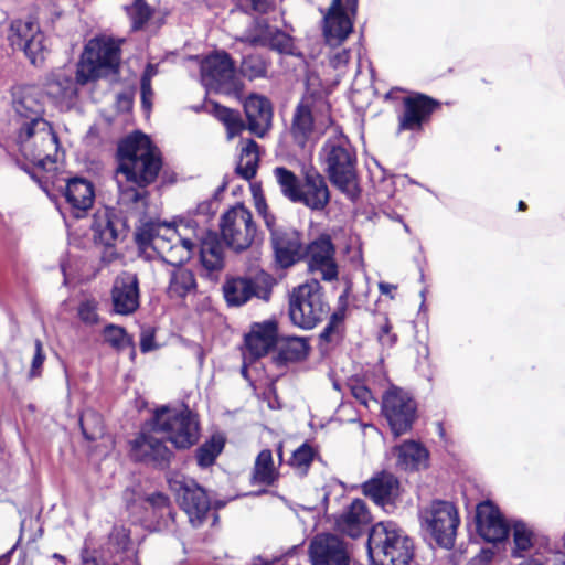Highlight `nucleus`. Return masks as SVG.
I'll return each mask as SVG.
<instances>
[{
    "mask_svg": "<svg viewBox=\"0 0 565 565\" xmlns=\"http://www.w3.org/2000/svg\"><path fill=\"white\" fill-rule=\"evenodd\" d=\"M356 14L350 10L347 0H332L323 13V36L330 46L341 45L353 30L352 18Z\"/></svg>",
    "mask_w": 565,
    "mask_h": 565,
    "instance_id": "a211bd4d",
    "label": "nucleus"
},
{
    "mask_svg": "<svg viewBox=\"0 0 565 565\" xmlns=\"http://www.w3.org/2000/svg\"><path fill=\"white\" fill-rule=\"evenodd\" d=\"M250 2V6L253 10L257 12H266L269 8V1L268 0H248Z\"/></svg>",
    "mask_w": 565,
    "mask_h": 565,
    "instance_id": "69168bd1",
    "label": "nucleus"
},
{
    "mask_svg": "<svg viewBox=\"0 0 565 565\" xmlns=\"http://www.w3.org/2000/svg\"><path fill=\"white\" fill-rule=\"evenodd\" d=\"M370 522L371 514L366 503L355 499L337 519V527L351 537H358L364 533Z\"/></svg>",
    "mask_w": 565,
    "mask_h": 565,
    "instance_id": "2f4dec72",
    "label": "nucleus"
},
{
    "mask_svg": "<svg viewBox=\"0 0 565 565\" xmlns=\"http://www.w3.org/2000/svg\"><path fill=\"white\" fill-rule=\"evenodd\" d=\"M266 72V63L260 56L249 55L242 61L241 73L249 79L264 77Z\"/></svg>",
    "mask_w": 565,
    "mask_h": 565,
    "instance_id": "8fccbe9b",
    "label": "nucleus"
},
{
    "mask_svg": "<svg viewBox=\"0 0 565 565\" xmlns=\"http://www.w3.org/2000/svg\"><path fill=\"white\" fill-rule=\"evenodd\" d=\"M460 516L457 507L446 500H434L426 514V531L437 546L451 550L455 546Z\"/></svg>",
    "mask_w": 565,
    "mask_h": 565,
    "instance_id": "9b49d317",
    "label": "nucleus"
},
{
    "mask_svg": "<svg viewBox=\"0 0 565 565\" xmlns=\"http://www.w3.org/2000/svg\"><path fill=\"white\" fill-rule=\"evenodd\" d=\"M278 329L274 320L254 323L245 338V358L252 360L266 355L277 343Z\"/></svg>",
    "mask_w": 565,
    "mask_h": 565,
    "instance_id": "cd10ccee",
    "label": "nucleus"
},
{
    "mask_svg": "<svg viewBox=\"0 0 565 565\" xmlns=\"http://www.w3.org/2000/svg\"><path fill=\"white\" fill-rule=\"evenodd\" d=\"M103 333L105 341L117 350H124L132 345V339L122 327L110 323L105 327Z\"/></svg>",
    "mask_w": 565,
    "mask_h": 565,
    "instance_id": "49530a36",
    "label": "nucleus"
},
{
    "mask_svg": "<svg viewBox=\"0 0 565 565\" xmlns=\"http://www.w3.org/2000/svg\"><path fill=\"white\" fill-rule=\"evenodd\" d=\"M82 433L87 440L94 441L104 436L105 427L100 414L93 409L85 411L79 418Z\"/></svg>",
    "mask_w": 565,
    "mask_h": 565,
    "instance_id": "79ce46f5",
    "label": "nucleus"
},
{
    "mask_svg": "<svg viewBox=\"0 0 565 565\" xmlns=\"http://www.w3.org/2000/svg\"><path fill=\"white\" fill-rule=\"evenodd\" d=\"M244 111L248 130L263 138L271 128L273 106L270 100L259 94H250L244 102Z\"/></svg>",
    "mask_w": 565,
    "mask_h": 565,
    "instance_id": "393cba45",
    "label": "nucleus"
},
{
    "mask_svg": "<svg viewBox=\"0 0 565 565\" xmlns=\"http://www.w3.org/2000/svg\"><path fill=\"white\" fill-rule=\"evenodd\" d=\"M223 446L224 444L221 439L212 438L205 441L196 450L198 465L202 468L212 466L217 456L222 452Z\"/></svg>",
    "mask_w": 565,
    "mask_h": 565,
    "instance_id": "a18cd8bd",
    "label": "nucleus"
},
{
    "mask_svg": "<svg viewBox=\"0 0 565 565\" xmlns=\"http://www.w3.org/2000/svg\"><path fill=\"white\" fill-rule=\"evenodd\" d=\"M309 344L306 338L290 337L279 343L277 360L281 363L297 362L307 358Z\"/></svg>",
    "mask_w": 565,
    "mask_h": 565,
    "instance_id": "58836bf2",
    "label": "nucleus"
},
{
    "mask_svg": "<svg viewBox=\"0 0 565 565\" xmlns=\"http://www.w3.org/2000/svg\"><path fill=\"white\" fill-rule=\"evenodd\" d=\"M200 258L209 274L218 273L224 265L223 247L215 234H207L201 242Z\"/></svg>",
    "mask_w": 565,
    "mask_h": 565,
    "instance_id": "f704fd0d",
    "label": "nucleus"
},
{
    "mask_svg": "<svg viewBox=\"0 0 565 565\" xmlns=\"http://www.w3.org/2000/svg\"><path fill=\"white\" fill-rule=\"evenodd\" d=\"M156 434L160 433L151 430L148 422L141 433L131 441V457L137 461L164 467L169 463L172 452Z\"/></svg>",
    "mask_w": 565,
    "mask_h": 565,
    "instance_id": "aec40b11",
    "label": "nucleus"
},
{
    "mask_svg": "<svg viewBox=\"0 0 565 565\" xmlns=\"http://www.w3.org/2000/svg\"><path fill=\"white\" fill-rule=\"evenodd\" d=\"M64 196L73 216L79 218L93 206L94 186L85 179L74 178L67 182Z\"/></svg>",
    "mask_w": 565,
    "mask_h": 565,
    "instance_id": "473e14b6",
    "label": "nucleus"
},
{
    "mask_svg": "<svg viewBox=\"0 0 565 565\" xmlns=\"http://www.w3.org/2000/svg\"><path fill=\"white\" fill-rule=\"evenodd\" d=\"M162 162L158 149L142 132H135L118 145V204L121 211L139 216L147 206L146 188L154 182Z\"/></svg>",
    "mask_w": 565,
    "mask_h": 565,
    "instance_id": "f257e3e1",
    "label": "nucleus"
},
{
    "mask_svg": "<svg viewBox=\"0 0 565 565\" xmlns=\"http://www.w3.org/2000/svg\"><path fill=\"white\" fill-rule=\"evenodd\" d=\"M209 111L225 127L227 140L234 139L246 129V124L238 110L217 103H211Z\"/></svg>",
    "mask_w": 565,
    "mask_h": 565,
    "instance_id": "c9c22d12",
    "label": "nucleus"
},
{
    "mask_svg": "<svg viewBox=\"0 0 565 565\" xmlns=\"http://www.w3.org/2000/svg\"><path fill=\"white\" fill-rule=\"evenodd\" d=\"M399 488L398 479L388 471L377 472L362 484L363 494L381 507L392 504L399 495Z\"/></svg>",
    "mask_w": 565,
    "mask_h": 565,
    "instance_id": "c85d7f7f",
    "label": "nucleus"
},
{
    "mask_svg": "<svg viewBox=\"0 0 565 565\" xmlns=\"http://www.w3.org/2000/svg\"><path fill=\"white\" fill-rule=\"evenodd\" d=\"M308 268L319 275L324 281L338 278V265L334 258L335 249L329 235H320L312 241L306 250Z\"/></svg>",
    "mask_w": 565,
    "mask_h": 565,
    "instance_id": "412c9836",
    "label": "nucleus"
},
{
    "mask_svg": "<svg viewBox=\"0 0 565 565\" xmlns=\"http://www.w3.org/2000/svg\"><path fill=\"white\" fill-rule=\"evenodd\" d=\"M255 207L259 215H263L265 213H268V207L266 204L265 199L262 195H255Z\"/></svg>",
    "mask_w": 565,
    "mask_h": 565,
    "instance_id": "338daca9",
    "label": "nucleus"
},
{
    "mask_svg": "<svg viewBox=\"0 0 565 565\" xmlns=\"http://www.w3.org/2000/svg\"><path fill=\"white\" fill-rule=\"evenodd\" d=\"M111 544L116 545L118 550L127 553V556H131L135 551H130L131 541L129 533L125 527H116L110 534Z\"/></svg>",
    "mask_w": 565,
    "mask_h": 565,
    "instance_id": "864d4df0",
    "label": "nucleus"
},
{
    "mask_svg": "<svg viewBox=\"0 0 565 565\" xmlns=\"http://www.w3.org/2000/svg\"><path fill=\"white\" fill-rule=\"evenodd\" d=\"M401 99L403 109L397 116V132L420 130L424 122V94L411 93Z\"/></svg>",
    "mask_w": 565,
    "mask_h": 565,
    "instance_id": "72a5a7b5",
    "label": "nucleus"
},
{
    "mask_svg": "<svg viewBox=\"0 0 565 565\" xmlns=\"http://www.w3.org/2000/svg\"><path fill=\"white\" fill-rule=\"evenodd\" d=\"M352 396L365 408H371L377 404L372 392L362 383L356 382L351 385Z\"/></svg>",
    "mask_w": 565,
    "mask_h": 565,
    "instance_id": "603ef678",
    "label": "nucleus"
},
{
    "mask_svg": "<svg viewBox=\"0 0 565 565\" xmlns=\"http://www.w3.org/2000/svg\"><path fill=\"white\" fill-rule=\"evenodd\" d=\"M147 501L158 510L169 511V499L161 492L153 493L147 498Z\"/></svg>",
    "mask_w": 565,
    "mask_h": 565,
    "instance_id": "13d9d810",
    "label": "nucleus"
},
{
    "mask_svg": "<svg viewBox=\"0 0 565 565\" xmlns=\"http://www.w3.org/2000/svg\"><path fill=\"white\" fill-rule=\"evenodd\" d=\"M266 47L279 53L289 54L292 52L294 42L290 35L273 26L269 42Z\"/></svg>",
    "mask_w": 565,
    "mask_h": 565,
    "instance_id": "3c124183",
    "label": "nucleus"
},
{
    "mask_svg": "<svg viewBox=\"0 0 565 565\" xmlns=\"http://www.w3.org/2000/svg\"><path fill=\"white\" fill-rule=\"evenodd\" d=\"M279 477L278 469L275 467L273 454L269 449L262 450L255 460L252 483L262 486H271Z\"/></svg>",
    "mask_w": 565,
    "mask_h": 565,
    "instance_id": "e433bc0d",
    "label": "nucleus"
},
{
    "mask_svg": "<svg viewBox=\"0 0 565 565\" xmlns=\"http://www.w3.org/2000/svg\"><path fill=\"white\" fill-rule=\"evenodd\" d=\"M328 109L327 103L313 95L303 96L297 104L292 113L289 131L299 147L303 148L312 138L318 114Z\"/></svg>",
    "mask_w": 565,
    "mask_h": 565,
    "instance_id": "dca6fc26",
    "label": "nucleus"
},
{
    "mask_svg": "<svg viewBox=\"0 0 565 565\" xmlns=\"http://www.w3.org/2000/svg\"><path fill=\"white\" fill-rule=\"evenodd\" d=\"M42 92L35 86H21L13 90L12 106L21 122L44 120Z\"/></svg>",
    "mask_w": 565,
    "mask_h": 565,
    "instance_id": "bb28decb",
    "label": "nucleus"
},
{
    "mask_svg": "<svg viewBox=\"0 0 565 565\" xmlns=\"http://www.w3.org/2000/svg\"><path fill=\"white\" fill-rule=\"evenodd\" d=\"M273 279L260 273L253 278H231L223 286L225 300L230 306H242L253 297L268 301L271 295Z\"/></svg>",
    "mask_w": 565,
    "mask_h": 565,
    "instance_id": "2eb2a0df",
    "label": "nucleus"
},
{
    "mask_svg": "<svg viewBox=\"0 0 565 565\" xmlns=\"http://www.w3.org/2000/svg\"><path fill=\"white\" fill-rule=\"evenodd\" d=\"M120 61L119 45L108 38L88 41L76 70L77 84L85 85L117 72Z\"/></svg>",
    "mask_w": 565,
    "mask_h": 565,
    "instance_id": "0eeeda50",
    "label": "nucleus"
},
{
    "mask_svg": "<svg viewBox=\"0 0 565 565\" xmlns=\"http://www.w3.org/2000/svg\"><path fill=\"white\" fill-rule=\"evenodd\" d=\"M387 456L397 471L417 472L424 462V446L418 440H405L392 447Z\"/></svg>",
    "mask_w": 565,
    "mask_h": 565,
    "instance_id": "7c9ffc66",
    "label": "nucleus"
},
{
    "mask_svg": "<svg viewBox=\"0 0 565 565\" xmlns=\"http://www.w3.org/2000/svg\"><path fill=\"white\" fill-rule=\"evenodd\" d=\"M349 60H350V51L343 49L341 51L335 52L334 54H332L330 56V65L333 68H339L341 66L347 65Z\"/></svg>",
    "mask_w": 565,
    "mask_h": 565,
    "instance_id": "bf43d9fd",
    "label": "nucleus"
},
{
    "mask_svg": "<svg viewBox=\"0 0 565 565\" xmlns=\"http://www.w3.org/2000/svg\"><path fill=\"white\" fill-rule=\"evenodd\" d=\"M78 317L86 324H95L98 321L97 303L94 300H85L78 307Z\"/></svg>",
    "mask_w": 565,
    "mask_h": 565,
    "instance_id": "5fc2aeb1",
    "label": "nucleus"
},
{
    "mask_svg": "<svg viewBox=\"0 0 565 565\" xmlns=\"http://www.w3.org/2000/svg\"><path fill=\"white\" fill-rule=\"evenodd\" d=\"M168 483L171 491L175 493L182 510L189 516L192 526H201L211 509L205 490L193 479L180 473L171 475Z\"/></svg>",
    "mask_w": 565,
    "mask_h": 565,
    "instance_id": "9d476101",
    "label": "nucleus"
},
{
    "mask_svg": "<svg viewBox=\"0 0 565 565\" xmlns=\"http://www.w3.org/2000/svg\"><path fill=\"white\" fill-rule=\"evenodd\" d=\"M127 12L134 30L141 29L152 15V10L145 0H134L132 4L127 7Z\"/></svg>",
    "mask_w": 565,
    "mask_h": 565,
    "instance_id": "09e8293b",
    "label": "nucleus"
},
{
    "mask_svg": "<svg viewBox=\"0 0 565 565\" xmlns=\"http://www.w3.org/2000/svg\"><path fill=\"white\" fill-rule=\"evenodd\" d=\"M321 156L332 184L349 199L355 200L360 189L356 174V157L349 141L343 137L329 139Z\"/></svg>",
    "mask_w": 565,
    "mask_h": 565,
    "instance_id": "20e7f679",
    "label": "nucleus"
},
{
    "mask_svg": "<svg viewBox=\"0 0 565 565\" xmlns=\"http://www.w3.org/2000/svg\"><path fill=\"white\" fill-rule=\"evenodd\" d=\"M510 526L514 543L511 556L513 558H523V553L533 546L534 532L523 520H513Z\"/></svg>",
    "mask_w": 565,
    "mask_h": 565,
    "instance_id": "ea45409f",
    "label": "nucleus"
},
{
    "mask_svg": "<svg viewBox=\"0 0 565 565\" xmlns=\"http://www.w3.org/2000/svg\"><path fill=\"white\" fill-rule=\"evenodd\" d=\"M35 353L32 359L31 369H30V377H36L41 374V369L45 360V355L43 353V345L41 340L36 339L34 342Z\"/></svg>",
    "mask_w": 565,
    "mask_h": 565,
    "instance_id": "6e6d98bb",
    "label": "nucleus"
},
{
    "mask_svg": "<svg viewBox=\"0 0 565 565\" xmlns=\"http://www.w3.org/2000/svg\"><path fill=\"white\" fill-rule=\"evenodd\" d=\"M139 279L136 274L122 271L118 275L111 288L114 311L118 315H131L139 308Z\"/></svg>",
    "mask_w": 565,
    "mask_h": 565,
    "instance_id": "b1692460",
    "label": "nucleus"
},
{
    "mask_svg": "<svg viewBox=\"0 0 565 565\" xmlns=\"http://www.w3.org/2000/svg\"><path fill=\"white\" fill-rule=\"evenodd\" d=\"M271 29L273 26L269 25L265 20H257L245 32L242 41L253 46H267L269 36L271 34Z\"/></svg>",
    "mask_w": 565,
    "mask_h": 565,
    "instance_id": "c03bdc74",
    "label": "nucleus"
},
{
    "mask_svg": "<svg viewBox=\"0 0 565 565\" xmlns=\"http://www.w3.org/2000/svg\"><path fill=\"white\" fill-rule=\"evenodd\" d=\"M17 143L23 157L35 166L46 171L55 169L58 140L49 121L21 122Z\"/></svg>",
    "mask_w": 565,
    "mask_h": 565,
    "instance_id": "39448f33",
    "label": "nucleus"
},
{
    "mask_svg": "<svg viewBox=\"0 0 565 565\" xmlns=\"http://www.w3.org/2000/svg\"><path fill=\"white\" fill-rule=\"evenodd\" d=\"M476 531L489 543H501L508 540L511 526L499 507L490 500L480 502L475 512Z\"/></svg>",
    "mask_w": 565,
    "mask_h": 565,
    "instance_id": "f3484780",
    "label": "nucleus"
},
{
    "mask_svg": "<svg viewBox=\"0 0 565 565\" xmlns=\"http://www.w3.org/2000/svg\"><path fill=\"white\" fill-rule=\"evenodd\" d=\"M273 174L282 195L290 202L296 203L297 200H299V193L302 186L298 177L285 167H276L273 170Z\"/></svg>",
    "mask_w": 565,
    "mask_h": 565,
    "instance_id": "a19ab883",
    "label": "nucleus"
},
{
    "mask_svg": "<svg viewBox=\"0 0 565 565\" xmlns=\"http://www.w3.org/2000/svg\"><path fill=\"white\" fill-rule=\"evenodd\" d=\"M372 565H408L414 556L412 540L393 522H379L367 539Z\"/></svg>",
    "mask_w": 565,
    "mask_h": 565,
    "instance_id": "7ed1b4c3",
    "label": "nucleus"
},
{
    "mask_svg": "<svg viewBox=\"0 0 565 565\" xmlns=\"http://www.w3.org/2000/svg\"><path fill=\"white\" fill-rule=\"evenodd\" d=\"M344 320V309H339L332 313L328 324L320 334V340L326 343H333L340 340L342 333V322Z\"/></svg>",
    "mask_w": 565,
    "mask_h": 565,
    "instance_id": "de8ad7c7",
    "label": "nucleus"
},
{
    "mask_svg": "<svg viewBox=\"0 0 565 565\" xmlns=\"http://www.w3.org/2000/svg\"><path fill=\"white\" fill-rule=\"evenodd\" d=\"M140 90H141V104L143 110L149 114L152 107V98H153V90L151 87V83H148L146 81L140 82Z\"/></svg>",
    "mask_w": 565,
    "mask_h": 565,
    "instance_id": "4d7b16f0",
    "label": "nucleus"
},
{
    "mask_svg": "<svg viewBox=\"0 0 565 565\" xmlns=\"http://www.w3.org/2000/svg\"><path fill=\"white\" fill-rule=\"evenodd\" d=\"M271 245L275 259L282 268L296 264L303 254L301 236L297 231H273Z\"/></svg>",
    "mask_w": 565,
    "mask_h": 565,
    "instance_id": "c756f323",
    "label": "nucleus"
},
{
    "mask_svg": "<svg viewBox=\"0 0 565 565\" xmlns=\"http://www.w3.org/2000/svg\"><path fill=\"white\" fill-rule=\"evenodd\" d=\"M93 241L102 246H113L122 239L127 231V222L111 209L98 210L90 225Z\"/></svg>",
    "mask_w": 565,
    "mask_h": 565,
    "instance_id": "5701e85b",
    "label": "nucleus"
},
{
    "mask_svg": "<svg viewBox=\"0 0 565 565\" xmlns=\"http://www.w3.org/2000/svg\"><path fill=\"white\" fill-rule=\"evenodd\" d=\"M220 228L222 239L235 252L249 248L257 236L253 214L243 204L232 206L221 216Z\"/></svg>",
    "mask_w": 565,
    "mask_h": 565,
    "instance_id": "1a4fd4ad",
    "label": "nucleus"
},
{
    "mask_svg": "<svg viewBox=\"0 0 565 565\" xmlns=\"http://www.w3.org/2000/svg\"><path fill=\"white\" fill-rule=\"evenodd\" d=\"M316 456L317 450L310 444L303 443L292 452L288 463L300 476H305L307 475Z\"/></svg>",
    "mask_w": 565,
    "mask_h": 565,
    "instance_id": "37998d69",
    "label": "nucleus"
},
{
    "mask_svg": "<svg viewBox=\"0 0 565 565\" xmlns=\"http://www.w3.org/2000/svg\"><path fill=\"white\" fill-rule=\"evenodd\" d=\"M259 162V149L256 141L247 139L242 141L239 158L236 167V171L246 180H250L255 177Z\"/></svg>",
    "mask_w": 565,
    "mask_h": 565,
    "instance_id": "4c0bfd02",
    "label": "nucleus"
},
{
    "mask_svg": "<svg viewBox=\"0 0 565 565\" xmlns=\"http://www.w3.org/2000/svg\"><path fill=\"white\" fill-rule=\"evenodd\" d=\"M322 288L317 279L308 280L289 294V316L295 326L312 329L328 313Z\"/></svg>",
    "mask_w": 565,
    "mask_h": 565,
    "instance_id": "6e6552de",
    "label": "nucleus"
},
{
    "mask_svg": "<svg viewBox=\"0 0 565 565\" xmlns=\"http://www.w3.org/2000/svg\"><path fill=\"white\" fill-rule=\"evenodd\" d=\"M440 106V103L426 95V122L428 121L429 116Z\"/></svg>",
    "mask_w": 565,
    "mask_h": 565,
    "instance_id": "0e129e2a",
    "label": "nucleus"
},
{
    "mask_svg": "<svg viewBox=\"0 0 565 565\" xmlns=\"http://www.w3.org/2000/svg\"><path fill=\"white\" fill-rule=\"evenodd\" d=\"M154 349V337L151 331H142L140 338V350L146 353Z\"/></svg>",
    "mask_w": 565,
    "mask_h": 565,
    "instance_id": "052dcab7",
    "label": "nucleus"
},
{
    "mask_svg": "<svg viewBox=\"0 0 565 565\" xmlns=\"http://www.w3.org/2000/svg\"><path fill=\"white\" fill-rule=\"evenodd\" d=\"M201 81L206 88L224 94L242 89L233 62L225 52L211 54L201 62Z\"/></svg>",
    "mask_w": 565,
    "mask_h": 565,
    "instance_id": "f8f14e48",
    "label": "nucleus"
},
{
    "mask_svg": "<svg viewBox=\"0 0 565 565\" xmlns=\"http://www.w3.org/2000/svg\"><path fill=\"white\" fill-rule=\"evenodd\" d=\"M312 565H349L350 557L345 544L337 535L319 534L309 547Z\"/></svg>",
    "mask_w": 565,
    "mask_h": 565,
    "instance_id": "4be33fe9",
    "label": "nucleus"
},
{
    "mask_svg": "<svg viewBox=\"0 0 565 565\" xmlns=\"http://www.w3.org/2000/svg\"><path fill=\"white\" fill-rule=\"evenodd\" d=\"M111 565H140L137 553H132L131 556H126V559L120 562H115Z\"/></svg>",
    "mask_w": 565,
    "mask_h": 565,
    "instance_id": "774afa93",
    "label": "nucleus"
},
{
    "mask_svg": "<svg viewBox=\"0 0 565 565\" xmlns=\"http://www.w3.org/2000/svg\"><path fill=\"white\" fill-rule=\"evenodd\" d=\"M493 556L494 552L491 548H481L479 554L473 557V564L488 565L493 559Z\"/></svg>",
    "mask_w": 565,
    "mask_h": 565,
    "instance_id": "680f3d73",
    "label": "nucleus"
},
{
    "mask_svg": "<svg viewBox=\"0 0 565 565\" xmlns=\"http://www.w3.org/2000/svg\"><path fill=\"white\" fill-rule=\"evenodd\" d=\"M67 68L52 71L44 82V94L60 111L71 110L77 103L78 89Z\"/></svg>",
    "mask_w": 565,
    "mask_h": 565,
    "instance_id": "6ab92c4d",
    "label": "nucleus"
},
{
    "mask_svg": "<svg viewBox=\"0 0 565 565\" xmlns=\"http://www.w3.org/2000/svg\"><path fill=\"white\" fill-rule=\"evenodd\" d=\"M192 220L180 222L177 226L147 222L136 233V241L149 246L172 267L169 270L167 294L171 299H184L196 291V280L192 270L181 266L191 258L196 242L188 236V231L195 230Z\"/></svg>",
    "mask_w": 565,
    "mask_h": 565,
    "instance_id": "f03ea898",
    "label": "nucleus"
},
{
    "mask_svg": "<svg viewBox=\"0 0 565 565\" xmlns=\"http://www.w3.org/2000/svg\"><path fill=\"white\" fill-rule=\"evenodd\" d=\"M382 413L392 433L401 436L408 431L416 418V403L405 391L392 387L383 396Z\"/></svg>",
    "mask_w": 565,
    "mask_h": 565,
    "instance_id": "ddd939ff",
    "label": "nucleus"
},
{
    "mask_svg": "<svg viewBox=\"0 0 565 565\" xmlns=\"http://www.w3.org/2000/svg\"><path fill=\"white\" fill-rule=\"evenodd\" d=\"M330 202V190L324 177L315 169H308L303 174V183L299 193L301 203L311 211H323Z\"/></svg>",
    "mask_w": 565,
    "mask_h": 565,
    "instance_id": "a878e982",
    "label": "nucleus"
},
{
    "mask_svg": "<svg viewBox=\"0 0 565 565\" xmlns=\"http://www.w3.org/2000/svg\"><path fill=\"white\" fill-rule=\"evenodd\" d=\"M379 289L382 295L387 296L391 299H394V291L397 289V286L393 285V284L381 281L379 284Z\"/></svg>",
    "mask_w": 565,
    "mask_h": 565,
    "instance_id": "e2e57ef3",
    "label": "nucleus"
},
{
    "mask_svg": "<svg viewBox=\"0 0 565 565\" xmlns=\"http://www.w3.org/2000/svg\"><path fill=\"white\" fill-rule=\"evenodd\" d=\"M151 430L159 431L175 448L186 449L198 443L200 425L196 414L188 407L163 406L154 411L149 420Z\"/></svg>",
    "mask_w": 565,
    "mask_h": 565,
    "instance_id": "423d86ee",
    "label": "nucleus"
},
{
    "mask_svg": "<svg viewBox=\"0 0 565 565\" xmlns=\"http://www.w3.org/2000/svg\"><path fill=\"white\" fill-rule=\"evenodd\" d=\"M9 41L13 47L23 51L33 65L44 61L45 36L31 18L12 21Z\"/></svg>",
    "mask_w": 565,
    "mask_h": 565,
    "instance_id": "4468645a",
    "label": "nucleus"
}]
</instances>
